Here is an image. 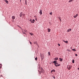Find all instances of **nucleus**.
<instances>
[{"label":"nucleus","mask_w":79,"mask_h":79,"mask_svg":"<svg viewBox=\"0 0 79 79\" xmlns=\"http://www.w3.org/2000/svg\"><path fill=\"white\" fill-rule=\"evenodd\" d=\"M78 16V14H77L75 15L74 16V18H76V17H77Z\"/></svg>","instance_id":"obj_7"},{"label":"nucleus","mask_w":79,"mask_h":79,"mask_svg":"<svg viewBox=\"0 0 79 79\" xmlns=\"http://www.w3.org/2000/svg\"><path fill=\"white\" fill-rule=\"evenodd\" d=\"M22 15L24 17V16H25V15H24V14H22Z\"/></svg>","instance_id":"obj_28"},{"label":"nucleus","mask_w":79,"mask_h":79,"mask_svg":"<svg viewBox=\"0 0 79 79\" xmlns=\"http://www.w3.org/2000/svg\"><path fill=\"white\" fill-rule=\"evenodd\" d=\"M30 43L31 45H32V43L31 41H30Z\"/></svg>","instance_id":"obj_30"},{"label":"nucleus","mask_w":79,"mask_h":79,"mask_svg":"<svg viewBox=\"0 0 79 79\" xmlns=\"http://www.w3.org/2000/svg\"><path fill=\"white\" fill-rule=\"evenodd\" d=\"M78 69L79 70V68H78Z\"/></svg>","instance_id":"obj_41"},{"label":"nucleus","mask_w":79,"mask_h":79,"mask_svg":"<svg viewBox=\"0 0 79 79\" xmlns=\"http://www.w3.org/2000/svg\"><path fill=\"white\" fill-rule=\"evenodd\" d=\"M55 66H56V67H57V66H58V65H56Z\"/></svg>","instance_id":"obj_36"},{"label":"nucleus","mask_w":79,"mask_h":79,"mask_svg":"<svg viewBox=\"0 0 79 79\" xmlns=\"http://www.w3.org/2000/svg\"><path fill=\"white\" fill-rule=\"evenodd\" d=\"M59 60H60V61H63V59L59 58Z\"/></svg>","instance_id":"obj_12"},{"label":"nucleus","mask_w":79,"mask_h":79,"mask_svg":"<svg viewBox=\"0 0 79 79\" xmlns=\"http://www.w3.org/2000/svg\"><path fill=\"white\" fill-rule=\"evenodd\" d=\"M35 20L36 21H37V19H35Z\"/></svg>","instance_id":"obj_37"},{"label":"nucleus","mask_w":79,"mask_h":79,"mask_svg":"<svg viewBox=\"0 0 79 79\" xmlns=\"http://www.w3.org/2000/svg\"><path fill=\"white\" fill-rule=\"evenodd\" d=\"M57 62V61H54L53 62H52V63H53L54 64H55Z\"/></svg>","instance_id":"obj_13"},{"label":"nucleus","mask_w":79,"mask_h":79,"mask_svg":"<svg viewBox=\"0 0 79 79\" xmlns=\"http://www.w3.org/2000/svg\"><path fill=\"white\" fill-rule=\"evenodd\" d=\"M1 77H3V76L1 75Z\"/></svg>","instance_id":"obj_40"},{"label":"nucleus","mask_w":79,"mask_h":79,"mask_svg":"<svg viewBox=\"0 0 79 79\" xmlns=\"http://www.w3.org/2000/svg\"><path fill=\"white\" fill-rule=\"evenodd\" d=\"M42 10H40V11L39 13L40 14V15H42Z\"/></svg>","instance_id":"obj_2"},{"label":"nucleus","mask_w":79,"mask_h":79,"mask_svg":"<svg viewBox=\"0 0 79 79\" xmlns=\"http://www.w3.org/2000/svg\"><path fill=\"white\" fill-rule=\"evenodd\" d=\"M67 68L68 69H69V70H70V69H71V66L70 65H68L67 66Z\"/></svg>","instance_id":"obj_1"},{"label":"nucleus","mask_w":79,"mask_h":79,"mask_svg":"<svg viewBox=\"0 0 79 79\" xmlns=\"http://www.w3.org/2000/svg\"><path fill=\"white\" fill-rule=\"evenodd\" d=\"M25 4L26 5H27V0H25Z\"/></svg>","instance_id":"obj_15"},{"label":"nucleus","mask_w":79,"mask_h":79,"mask_svg":"<svg viewBox=\"0 0 79 79\" xmlns=\"http://www.w3.org/2000/svg\"><path fill=\"white\" fill-rule=\"evenodd\" d=\"M35 60L36 61H37V57H35Z\"/></svg>","instance_id":"obj_22"},{"label":"nucleus","mask_w":79,"mask_h":79,"mask_svg":"<svg viewBox=\"0 0 79 79\" xmlns=\"http://www.w3.org/2000/svg\"><path fill=\"white\" fill-rule=\"evenodd\" d=\"M70 31H71V29H69L67 30V32H69Z\"/></svg>","instance_id":"obj_8"},{"label":"nucleus","mask_w":79,"mask_h":79,"mask_svg":"<svg viewBox=\"0 0 79 79\" xmlns=\"http://www.w3.org/2000/svg\"><path fill=\"white\" fill-rule=\"evenodd\" d=\"M53 77L54 78V79H55V77Z\"/></svg>","instance_id":"obj_35"},{"label":"nucleus","mask_w":79,"mask_h":79,"mask_svg":"<svg viewBox=\"0 0 79 79\" xmlns=\"http://www.w3.org/2000/svg\"><path fill=\"white\" fill-rule=\"evenodd\" d=\"M20 1H21V0H20Z\"/></svg>","instance_id":"obj_42"},{"label":"nucleus","mask_w":79,"mask_h":79,"mask_svg":"<svg viewBox=\"0 0 79 79\" xmlns=\"http://www.w3.org/2000/svg\"><path fill=\"white\" fill-rule=\"evenodd\" d=\"M52 72H55V70L54 69L52 70L51 71V73H52Z\"/></svg>","instance_id":"obj_18"},{"label":"nucleus","mask_w":79,"mask_h":79,"mask_svg":"<svg viewBox=\"0 0 79 79\" xmlns=\"http://www.w3.org/2000/svg\"><path fill=\"white\" fill-rule=\"evenodd\" d=\"M49 14H50V15H52V12H51Z\"/></svg>","instance_id":"obj_25"},{"label":"nucleus","mask_w":79,"mask_h":79,"mask_svg":"<svg viewBox=\"0 0 79 79\" xmlns=\"http://www.w3.org/2000/svg\"><path fill=\"white\" fill-rule=\"evenodd\" d=\"M60 66V64H58V65H57L58 66Z\"/></svg>","instance_id":"obj_33"},{"label":"nucleus","mask_w":79,"mask_h":79,"mask_svg":"<svg viewBox=\"0 0 79 79\" xmlns=\"http://www.w3.org/2000/svg\"><path fill=\"white\" fill-rule=\"evenodd\" d=\"M73 1H74V0H70L69 2H73Z\"/></svg>","instance_id":"obj_17"},{"label":"nucleus","mask_w":79,"mask_h":79,"mask_svg":"<svg viewBox=\"0 0 79 79\" xmlns=\"http://www.w3.org/2000/svg\"><path fill=\"white\" fill-rule=\"evenodd\" d=\"M34 44H37V42H36V41L34 42Z\"/></svg>","instance_id":"obj_26"},{"label":"nucleus","mask_w":79,"mask_h":79,"mask_svg":"<svg viewBox=\"0 0 79 79\" xmlns=\"http://www.w3.org/2000/svg\"><path fill=\"white\" fill-rule=\"evenodd\" d=\"M19 15L20 17H21H21H22V15H23V12H21Z\"/></svg>","instance_id":"obj_3"},{"label":"nucleus","mask_w":79,"mask_h":79,"mask_svg":"<svg viewBox=\"0 0 79 79\" xmlns=\"http://www.w3.org/2000/svg\"><path fill=\"white\" fill-rule=\"evenodd\" d=\"M43 56H41V60H43V59H44V55H42Z\"/></svg>","instance_id":"obj_4"},{"label":"nucleus","mask_w":79,"mask_h":79,"mask_svg":"<svg viewBox=\"0 0 79 79\" xmlns=\"http://www.w3.org/2000/svg\"><path fill=\"white\" fill-rule=\"evenodd\" d=\"M72 62H73V63H74V60H73Z\"/></svg>","instance_id":"obj_29"},{"label":"nucleus","mask_w":79,"mask_h":79,"mask_svg":"<svg viewBox=\"0 0 79 79\" xmlns=\"http://www.w3.org/2000/svg\"><path fill=\"white\" fill-rule=\"evenodd\" d=\"M28 20L29 21H32V19H29Z\"/></svg>","instance_id":"obj_16"},{"label":"nucleus","mask_w":79,"mask_h":79,"mask_svg":"<svg viewBox=\"0 0 79 79\" xmlns=\"http://www.w3.org/2000/svg\"><path fill=\"white\" fill-rule=\"evenodd\" d=\"M59 19H60V21H61V18H59Z\"/></svg>","instance_id":"obj_31"},{"label":"nucleus","mask_w":79,"mask_h":79,"mask_svg":"<svg viewBox=\"0 0 79 79\" xmlns=\"http://www.w3.org/2000/svg\"><path fill=\"white\" fill-rule=\"evenodd\" d=\"M41 72H42V73H44V69L42 68H41Z\"/></svg>","instance_id":"obj_6"},{"label":"nucleus","mask_w":79,"mask_h":79,"mask_svg":"<svg viewBox=\"0 0 79 79\" xmlns=\"http://www.w3.org/2000/svg\"><path fill=\"white\" fill-rule=\"evenodd\" d=\"M75 56H77V54H75Z\"/></svg>","instance_id":"obj_32"},{"label":"nucleus","mask_w":79,"mask_h":79,"mask_svg":"<svg viewBox=\"0 0 79 79\" xmlns=\"http://www.w3.org/2000/svg\"><path fill=\"white\" fill-rule=\"evenodd\" d=\"M2 64H0V68H2Z\"/></svg>","instance_id":"obj_19"},{"label":"nucleus","mask_w":79,"mask_h":79,"mask_svg":"<svg viewBox=\"0 0 79 79\" xmlns=\"http://www.w3.org/2000/svg\"><path fill=\"white\" fill-rule=\"evenodd\" d=\"M30 35H33V34L32 33H30Z\"/></svg>","instance_id":"obj_24"},{"label":"nucleus","mask_w":79,"mask_h":79,"mask_svg":"<svg viewBox=\"0 0 79 79\" xmlns=\"http://www.w3.org/2000/svg\"><path fill=\"white\" fill-rule=\"evenodd\" d=\"M55 60H58V58L57 57L55 58Z\"/></svg>","instance_id":"obj_14"},{"label":"nucleus","mask_w":79,"mask_h":79,"mask_svg":"<svg viewBox=\"0 0 79 79\" xmlns=\"http://www.w3.org/2000/svg\"><path fill=\"white\" fill-rule=\"evenodd\" d=\"M25 33H25V32L23 33V34H25Z\"/></svg>","instance_id":"obj_39"},{"label":"nucleus","mask_w":79,"mask_h":79,"mask_svg":"<svg viewBox=\"0 0 79 79\" xmlns=\"http://www.w3.org/2000/svg\"><path fill=\"white\" fill-rule=\"evenodd\" d=\"M63 42H65V41H64V40H63Z\"/></svg>","instance_id":"obj_38"},{"label":"nucleus","mask_w":79,"mask_h":79,"mask_svg":"<svg viewBox=\"0 0 79 79\" xmlns=\"http://www.w3.org/2000/svg\"><path fill=\"white\" fill-rule=\"evenodd\" d=\"M31 23H34V22H35V20L34 19H33L32 20H31Z\"/></svg>","instance_id":"obj_5"},{"label":"nucleus","mask_w":79,"mask_h":79,"mask_svg":"<svg viewBox=\"0 0 79 79\" xmlns=\"http://www.w3.org/2000/svg\"><path fill=\"white\" fill-rule=\"evenodd\" d=\"M56 64H58V63L56 62L55 63V64H54L55 65H56Z\"/></svg>","instance_id":"obj_23"},{"label":"nucleus","mask_w":79,"mask_h":79,"mask_svg":"<svg viewBox=\"0 0 79 79\" xmlns=\"http://www.w3.org/2000/svg\"><path fill=\"white\" fill-rule=\"evenodd\" d=\"M12 19H15V16H12Z\"/></svg>","instance_id":"obj_11"},{"label":"nucleus","mask_w":79,"mask_h":79,"mask_svg":"<svg viewBox=\"0 0 79 79\" xmlns=\"http://www.w3.org/2000/svg\"><path fill=\"white\" fill-rule=\"evenodd\" d=\"M58 44L59 46H60V44Z\"/></svg>","instance_id":"obj_34"},{"label":"nucleus","mask_w":79,"mask_h":79,"mask_svg":"<svg viewBox=\"0 0 79 79\" xmlns=\"http://www.w3.org/2000/svg\"><path fill=\"white\" fill-rule=\"evenodd\" d=\"M72 50L74 52H76V49H72Z\"/></svg>","instance_id":"obj_20"},{"label":"nucleus","mask_w":79,"mask_h":79,"mask_svg":"<svg viewBox=\"0 0 79 79\" xmlns=\"http://www.w3.org/2000/svg\"><path fill=\"white\" fill-rule=\"evenodd\" d=\"M48 55H49V56H50V52H48Z\"/></svg>","instance_id":"obj_21"},{"label":"nucleus","mask_w":79,"mask_h":79,"mask_svg":"<svg viewBox=\"0 0 79 79\" xmlns=\"http://www.w3.org/2000/svg\"><path fill=\"white\" fill-rule=\"evenodd\" d=\"M65 43H67V44H68V41H65Z\"/></svg>","instance_id":"obj_27"},{"label":"nucleus","mask_w":79,"mask_h":79,"mask_svg":"<svg viewBox=\"0 0 79 79\" xmlns=\"http://www.w3.org/2000/svg\"><path fill=\"white\" fill-rule=\"evenodd\" d=\"M5 2H6V3H7V4H8V1H7V0H5Z\"/></svg>","instance_id":"obj_9"},{"label":"nucleus","mask_w":79,"mask_h":79,"mask_svg":"<svg viewBox=\"0 0 79 79\" xmlns=\"http://www.w3.org/2000/svg\"><path fill=\"white\" fill-rule=\"evenodd\" d=\"M48 32H50V31H51V29L50 28H48Z\"/></svg>","instance_id":"obj_10"}]
</instances>
